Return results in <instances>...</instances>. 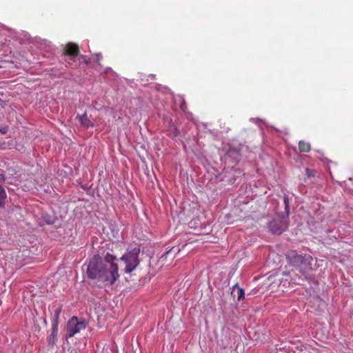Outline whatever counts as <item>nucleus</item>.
<instances>
[{
  "mask_svg": "<svg viewBox=\"0 0 353 353\" xmlns=\"http://www.w3.org/2000/svg\"><path fill=\"white\" fill-rule=\"evenodd\" d=\"M116 261L117 257L109 252L105 254L103 260L99 255H94L88 265H83L86 266V276L90 279L114 284L119 278Z\"/></svg>",
  "mask_w": 353,
  "mask_h": 353,
  "instance_id": "obj_1",
  "label": "nucleus"
},
{
  "mask_svg": "<svg viewBox=\"0 0 353 353\" xmlns=\"http://www.w3.org/2000/svg\"><path fill=\"white\" fill-rule=\"evenodd\" d=\"M290 264L299 268L301 274L306 280L311 279V276L307 270L311 268L312 256L307 254H299L296 250H289L285 254Z\"/></svg>",
  "mask_w": 353,
  "mask_h": 353,
  "instance_id": "obj_2",
  "label": "nucleus"
},
{
  "mask_svg": "<svg viewBox=\"0 0 353 353\" xmlns=\"http://www.w3.org/2000/svg\"><path fill=\"white\" fill-rule=\"evenodd\" d=\"M139 247L129 248L127 252L120 258L121 261H123L125 264V273H131L139 265L140 263L139 259Z\"/></svg>",
  "mask_w": 353,
  "mask_h": 353,
  "instance_id": "obj_3",
  "label": "nucleus"
},
{
  "mask_svg": "<svg viewBox=\"0 0 353 353\" xmlns=\"http://www.w3.org/2000/svg\"><path fill=\"white\" fill-rule=\"evenodd\" d=\"M289 226V216L283 213H276L272 220L269 222L270 231L274 234H281Z\"/></svg>",
  "mask_w": 353,
  "mask_h": 353,
  "instance_id": "obj_4",
  "label": "nucleus"
},
{
  "mask_svg": "<svg viewBox=\"0 0 353 353\" xmlns=\"http://www.w3.org/2000/svg\"><path fill=\"white\" fill-rule=\"evenodd\" d=\"M87 322L83 319H79L72 316L67 323V337L70 338L79 333L81 330L85 329Z\"/></svg>",
  "mask_w": 353,
  "mask_h": 353,
  "instance_id": "obj_5",
  "label": "nucleus"
},
{
  "mask_svg": "<svg viewBox=\"0 0 353 353\" xmlns=\"http://www.w3.org/2000/svg\"><path fill=\"white\" fill-rule=\"evenodd\" d=\"M226 162L237 163L241 159L240 150L238 148H230L223 157Z\"/></svg>",
  "mask_w": 353,
  "mask_h": 353,
  "instance_id": "obj_6",
  "label": "nucleus"
},
{
  "mask_svg": "<svg viewBox=\"0 0 353 353\" xmlns=\"http://www.w3.org/2000/svg\"><path fill=\"white\" fill-rule=\"evenodd\" d=\"M231 294L233 297H237V301H241L244 299L245 296V292L244 290L239 287L237 283H236L234 285H233Z\"/></svg>",
  "mask_w": 353,
  "mask_h": 353,
  "instance_id": "obj_7",
  "label": "nucleus"
},
{
  "mask_svg": "<svg viewBox=\"0 0 353 353\" xmlns=\"http://www.w3.org/2000/svg\"><path fill=\"white\" fill-rule=\"evenodd\" d=\"M79 53V47L74 43L67 44L65 48V54L71 57V58L75 57Z\"/></svg>",
  "mask_w": 353,
  "mask_h": 353,
  "instance_id": "obj_8",
  "label": "nucleus"
},
{
  "mask_svg": "<svg viewBox=\"0 0 353 353\" xmlns=\"http://www.w3.org/2000/svg\"><path fill=\"white\" fill-rule=\"evenodd\" d=\"M77 118L79 119L80 124L81 126L88 128L90 127H93V123L90 120L88 117L87 113L80 115L77 114Z\"/></svg>",
  "mask_w": 353,
  "mask_h": 353,
  "instance_id": "obj_9",
  "label": "nucleus"
},
{
  "mask_svg": "<svg viewBox=\"0 0 353 353\" xmlns=\"http://www.w3.org/2000/svg\"><path fill=\"white\" fill-rule=\"evenodd\" d=\"M57 332H58V326L52 325V332L50 335L48 337V345L51 347L54 346L57 340Z\"/></svg>",
  "mask_w": 353,
  "mask_h": 353,
  "instance_id": "obj_10",
  "label": "nucleus"
},
{
  "mask_svg": "<svg viewBox=\"0 0 353 353\" xmlns=\"http://www.w3.org/2000/svg\"><path fill=\"white\" fill-rule=\"evenodd\" d=\"M61 312V306L56 307L54 310V316L52 319V325L58 326L59 316Z\"/></svg>",
  "mask_w": 353,
  "mask_h": 353,
  "instance_id": "obj_11",
  "label": "nucleus"
},
{
  "mask_svg": "<svg viewBox=\"0 0 353 353\" xmlns=\"http://www.w3.org/2000/svg\"><path fill=\"white\" fill-rule=\"evenodd\" d=\"M299 148L301 152H307L311 150L310 144L303 141H300L299 143Z\"/></svg>",
  "mask_w": 353,
  "mask_h": 353,
  "instance_id": "obj_12",
  "label": "nucleus"
},
{
  "mask_svg": "<svg viewBox=\"0 0 353 353\" xmlns=\"http://www.w3.org/2000/svg\"><path fill=\"white\" fill-rule=\"evenodd\" d=\"M283 203H284V206H285V212L283 214L289 216L290 199L287 194H284V196H283Z\"/></svg>",
  "mask_w": 353,
  "mask_h": 353,
  "instance_id": "obj_13",
  "label": "nucleus"
},
{
  "mask_svg": "<svg viewBox=\"0 0 353 353\" xmlns=\"http://www.w3.org/2000/svg\"><path fill=\"white\" fill-rule=\"evenodd\" d=\"M168 132L173 137H176L180 133L179 130L172 123L170 124Z\"/></svg>",
  "mask_w": 353,
  "mask_h": 353,
  "instance_id": "obj_14",
  "label": "nucleus"
},
{
  "mask_svg": "<svg viewBox=\"0 0 353 353\" xmlns=\"http://www.w3.org/2000/svg\"><path fill=\"white\" fill-rule=\"evenodd\" d=\"M7 197V194L5 189L0 185V207L5 205V201Z\"/></svg>",
  "mask_w": 353,
  "mask_h": 353,
  "instance_id": "obj_15",
  "label": "nucleus"
},
{
  "mask_svg": "<svg viewBox=\"0 0 353 353\" xmlns=\"http://www.w3.org/2000/svg\"><path fill=\"white\" fill-rule=\"evenodd\" d=\"M42 219L48 225L54 224L55 222V218L48 214L42 216Z\"/></svg>",
  "mask_w": 353,
  "mask_h": 353,
  "instance_id": "obj_16",
  "label": "nucleus"
},
{
  "mask_svg": "<svg viewBox=\"0 0 353 353\" xmlns=\"http://www.w3.org/2000/svg\"><path fill=\"white\" fill-rule=\"evenodd\" d=\"M186 104H185V102L184 101H183V102L181 103V104L180 105V108L184 111L185 109H186Z\"/></svg>",
  "mask_w": 353,
  "mask_h": 353,
  "instance_id": "obj_17",
  "label": "nucleus"
},
{
  "mask_svg": "<svg viewBox=\"0 0 353 353\" xmlns=\"http://www.w3.org/2000/svg\"><path fill=\"white\" fill-rule=\"evenodd\" d=\"M8 132V128L7 127H3L2 128H0V132H1L2 134H6Z\"/></svg>",
  "mask_w": 353,
  "mask_h": 353,
  "instance_id": "obj_18",
  "label": "nucleus"
},
{
  "mask_svg": "<svg viewBox=\"0 0 353 353\" xmlns=\"http://www.w3.org/2000/svg\"><path fill=\"white\" fill-rule=\"evenodd\" d=\"M8 148L6 143L3 142L0 144V148L1 149H6Z\"/></svg>",
  "mask_w": 353,
  "mask_h": 353,
  "instance_id": "obj_19",
  "label": "nucleus"
},
{
  "mask_svg": "<svg viewBox=\"0 0 353 353\" xmlns=\"http://www.w3.org/2000/svg\"><path fill=\"white\" fill-rule=\"evenodd\" d=\"M96 57H97V60L99 61V60L100 59V58H101V54H100L97 53V54H96Z\"/></svg>",
  "mask_w": 353,
  "mask_h": 353,
  "instance_id": "obj_20",
  "label": "nucleus"
},
{
  "mask_svg": "<svg viewBox=\"0 0 353 353\" xmlns=\"http://www.w3.org/2000/svg\"><path fill=\"white\" fill-rule=\"evenodd\" d=\"M301 280H303V279H301V277H299V281H297V283H298V284H301V282H300V281H301Z\"/></svg>",
  "mask_w": 353,
  "mask_h": 353,
  "instance_id": "obj_21",
  "label": "nucleus"
},
{
  "mask_svg": "<svg viewBox=\"0 0 353 353\" xmlns=\"http://www.w3.org/2000/svg\"><path fill=\"white\" fill-rule=\"evenodd\" d=\"M151 77L154 79L155 77V75L152 74Z\"/></svg>",
  "mask_w": 353,
  "mask_h": 353,
  "instance_id": "obj_22",
  "label": "nucleus"
}]
</instances>
